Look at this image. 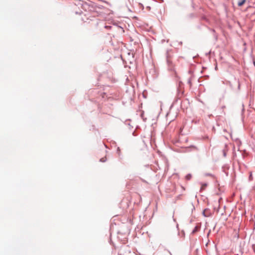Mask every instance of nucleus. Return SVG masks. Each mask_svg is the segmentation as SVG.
Returning a JSON list of instances; mask_svg holds the SVG:
<instances>
[{"label":"nucleus","instance_id":"nucleus-1","mask_svg":"<svg viewBox=\"0 0 255 255\" xmlns=\"http://www.w3.org/2000/svg\"><path fill=\"white\" fill-rule=\"evenodd\" d=\"M75 4L77 6H80L83 9H84L85 6H87L86 3L82 0H77Z\"/></svg>","mask_w":255,"mask_h":255},{"label":"nucleus","instance_id":"nucleus-2","mask_svg":"<svg viewBox=\"0 0 255 255\" xmlns=\"http://www.w3.org/2000/svg\"><path fill=\"white\" fill-rule=\"evenodd\" d=\"M203 215L205 217H209L211 215V213L209 212V208H205L202 212Z\"/></svg>","mask_w":255,"mask_h":255},{"label":"nucleus","instance_id":"nucleus-3","mask_svg":"<svg viewBox=\"0 0 255 255\" xmlns=\"http://www.w3.org/2000/svg\"><path fill=\"white\" fill-rule=\"evenodd\" d=\"M207 186V183H201V187L200 190L202 191V190H205Z\"/></svg>","mask_w":255,"mask_h":255},{"label":"nucleus","instance_id":"nucleus-4","mask_svg":"<svg viewBox=\"0 0 255 255\" xmlns=\"http://www.w3.org/2000/svg\"><path fill=\"white\" fill-rule=\"evenodd\" d=\"M246 0H240L238 3V5L239 6H242L243 4H244V3L246 2Z\"/></svg>","mask_w":255,"mask_h":255},{"label":"nucleus","instance_id":"nucleus-5","mask_svg":"<svg viewBox=\"0 0 255 255\" xmlns=\"http://www.w3.org/2000/svg\"><path fill=\"white\" fill-rule=\"evenodd\" d=\"M101 161L102 162H105V160L103 158L101 159Z\"/></svg>","mask_w":255,"mask_h":255},{"label":"nucleus","instance_id":"nucleus-6","mask_svg":"<svg viewBox=\"0 0 255 255\" xmlns=\"http://www.w3.org/2000/svg\"><path fill=\"white\" fill-rule=\"evenodd\" d=\"M254 65L255 66V61L254 62Z\"/></svg>","mask_w":255,"mask_h":255}]
</instances>
